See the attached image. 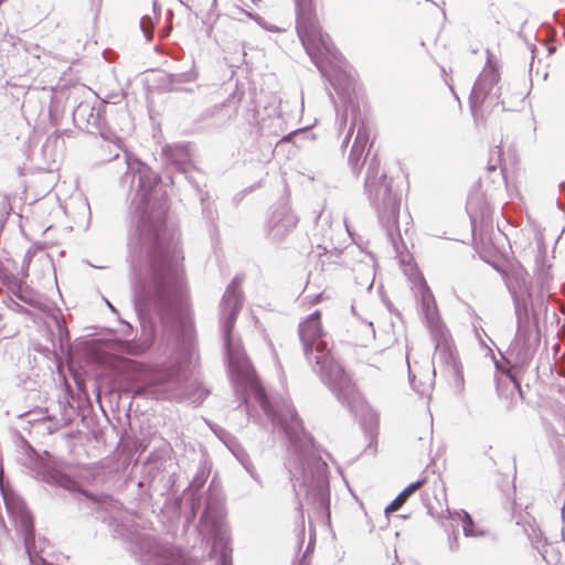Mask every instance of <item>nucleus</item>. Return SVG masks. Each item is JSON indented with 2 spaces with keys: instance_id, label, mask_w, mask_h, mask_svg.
<instances>
[{
  "instance_id": "obj_9",
  "label": "nucleus",
  "mask_w": 565,
  "mask_h": 565,
  "mask_svg": "<svg viewBox=\"0 0 565 565\" xmlns=\"http://www.w3.org/2000/svg\"><path fill=\"white\" fill-rule=\"evenodd\" d=\"M408 497L403 491L385 508V513H393L399 510L407 501Z\"/></svg>"
},
{
  "instance_id": "obj_3",
  "label": "nucleus",
  "mask_w": 565,
  "mask_h": 565,
  "mask_svg": "<svg viewBox=\"0 0 565 565\" xmlns=\"http://www.w3.org/2000/svg\"><path fill=\"white\" fill-rule=\"evenodd\" d=\"M299 335L308 359L313 355V344L323 337L321 312L319 310L310 315L299 324Z\"/></svg>"
},
{
  "instance_id": "obj_4",
  "label": "nucleus",
  "mask_w": 565,
  "mask_h": 565,
  "mask_svg": "<svg viewBox=\"0 0 565 565\" xmlns=\"http://www.w3.org/2000/svg\"><path fill=\"white\" fill-rule=\"evenodd\" d=\"M316 22L312 0H300L298 2L297 31L303 43L309 41L311 36H320V33L316 30Z\"/></svg>"
},
{
  "instance_id": "obj_5",
  "label": "nucleus",
  "mask_w": 565,
  "mask_h": 565,
  "mask_svg": "<svg viewBox=\"0 0 565 565\" xmlns=\"http://www.w3.org/2000/svg\"><path fill=\"white\" fill-rule=\"evenodd\" d=\"M370 140V130L365 124H361L349 154V163L359 172L364 163V152Z\"/></svg>"
},
{
  "instance_id": "obj_14",
  "label": "nucleus",
  "mask_w": 565,
  "mask_h": 565,
  "mask_svg": "<svg viewBox=\"0 0 565 565\" xmlns=\"http://www.w3.org/2000/svg\"><path fill=\"white\" fill-rule=\"evenodd\" d=\"M6 1H7V0H0V6H1L3 2H6Z\"/></svg>"
},
{
  "instance_id": "obj_2",
  "label": "nucleus",
  "mask_w": 565,
  "mask_h": 565,
  "mask_svg": "<svg viewBox=\"0 0 565 565\" xmlns=\"http://www.w3.org/2000/svg\"><path fill=\"white\" fill-rule=\"evenodd\" d=\"M338 398L350 408L358 404L361 398V392L358 385L352 381L351 376L341 367L337 366V370L327 374Z\"/></svg>"
},
{
  "instance_id": "obj_6",
  "label": "nucleus",
  "mask_w": 565,
  "mask_h": 565,
  "mask_svg": "<svg viewBox=\"0 0 565 565\" xmlns=\"http://www.w3.org/2000/svg\"><path fill=\"white\" fill-rule=\"evenodd\" d=\"M313 352L317 354L313 356L311 355L310 360H315L322 373L329 374L337 370V366H340L333 359L327 341L322 338L315 342Z\"/></svg>"
},
{
  "instance_id": "obj_8",
  "label": "nucleus",
  "mask_w": 565,
  "mask_h": 565,
  "mask_svg": "<svg viewBox=\"0 0 565 565\" xmlns=\"http://www.w3.org/2000/svg\"><path fill=\"white\" fill-rule=\"evenodd\" d=\"M495 83V76L492 73L489 74H482L478 81L476 82L473 88H472V97L476 100L483 102L486 96L490 93V90L493 88Z\"/></svg>"
},
{
  "instance_id": "obj_12",
  "label": "nucleus",
  "mask_w": 565,
  "mask_h": 565,
  "mask_svg": "<svg viewBox=\"0 0 565 565\" xmlns=\"http://www.w3.org/2000/svg\"><path fill=\"white\" fill-rule=\"evenodd\" d=\"M422 287L425 289V290H428V287H427V284L425 280L422 281Z\"/></svg>"
},
{
  "instance_id": "obj_7",
  "label": "nucleus",
  "mask_w": 565,
  "mask_h": 565,
  "mask_svg": "<svg viewBox=\"0 0 565 565\" xmlns=\"http://www.w3.org/2000/svg\"><path fill=\"white\" fill-rule=\"evenodd\" d=\"M160 20V7L157 1L152 2L151 12L145 13L140 19V30L142 31L147 41H151L153 36V29L156 23Z\"/></svg>"
},
{
  "instance_id": "obj_11",
  "label": "nucleus",
  "mask_w": 565,
  "mask_h": 565,
  "mask_svg": "<svg viewBox=\"0 0 565 565\" xmlns=\"http://www.w3.org/2000/svg\"><path fill=\"white\" fill-rule=\"evenodd\" d=\"M463 521H465L463 531H465L466 535H470L472 533V530L470 527L473 525V522H472L471 516L467 512H465Z\"/></svg>"
},
{
  "instance_id": "obj_10",
  "label": "nucleus",
  "mask_w": 565,
  "mask_h": 565,
  "mask_svg": "<svg viewBox=\"0 0 565 565\" xmlns=\"http://www.w3.org/2000/svg\"><path fill=\"white\" fill-rule=\"evenodd\" d=\"M427 479L423 478L420 480H417L415 482H412L408 484L404 490L403 493H406V497H411L413 493H415L417 490H419L424 484H426Z\"/></svg>"
},
{
  "instance_id": "obj_13",
  "label": "nucleus",
  "mask_w": 565,
  "mask_h": 565,
  "mask_svg": "<svg viewBox=\"0 0 565 565\" xmlns=\"http://www.w3.org/2000/svg\"><path fill=\"white\" fill-rule=\"evenodd\" d=\"M294 419L297 422V423H300V418L297 416V414L294 415Z\"/></svg>"
},
{
  "instance_id": "obj_1",
  "label": "nucleus",
  "mask_w": 565,
  "mask_h": 565,
  "mask_svg": "<svg viewBox=\"0 0 565 565\" xmlns=\"http://www.w3.org/2000/svg\"><path fill=\"white\" fill-rule=\"evenodd\" d=\"M151 270L157 280L160 297L164 299L172 288L179 298L183 295L179 263L183 258L166 225L154 233L148 253Z\"/></svg>"
}]
</instances>
